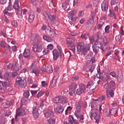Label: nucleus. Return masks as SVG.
<instances>
[{"label":"nucleus","mask_w":124,"mask_h":124,"mask_svg":"<svg viewBox=\"0 0 124 124\" xmlns=\"http://www.w3.org/2000/svg\"><path fill=\"white\" fill-rule=\"evenodd\" d=\"M78 87L77 84L72 83L70 84L69 86V91L73 92L74 94H78V95H81L82 93H86V86L84 84H80L79 85V87L76 90Z\"/></svg>","instance_id":"obj_1"},{"label":"nucleus","mask_w":124,"mask_h":124,"mask_svg":"<svg viewBox=\"0 0 124 124\" xmlns=\"http://www.w3.org/2000/svg\"><path fill=\"white\" fill-rule=\"evenodd\" d=\"M15 85L16 86H18V85L21 88L25 89L27 87V81H26L25 78L17 77L16 78Z\"/></svg>","instance_id":"obj_2"},{"label":"nucleus","mask_w":124,"mask_h":124,"mask_svg":"<svg viewBox=\"0 0 124 124\" xmlns=\"http://www.w3.org/2000/svg\"><path fill=\"white\" fill-rule=\"evenodd\" d=\"M77 50L78 52L82 53L83 56H86V54L87 53V50L85 48V44L83 42H80L78 44Z\"/></svg>","instance_id":"obj_3"},{"label":"nucleus","mask_w":124,"mask_h":124,"mask_svg":"<svg viewBox=\"0 0 124 124\" xmlns=\"http://www.w3.org/2000/svg\"><path fill=\"white\" fill-rule=\"evenodd\" d=\"M101 35H100V33H97V39L94 42V45L95 46H97L98 47H100V49L102 50V51H105L104 48L102 47V43H101Z\"/></svg>","instance_id":"obj_4"},{"label":"nucleus","mask_w":124,"mask_h":124,"mask_svg":"<svg viewBox=\"0 0 124 124\" xmlns=\"http://www.w3.org/2000/svg\"><path fill=\"white\" fill-rule=\"evenodd\" d=\"M42 45L41 44H35L32 47V51L34 53H41L42 51Z\"/></svg>","instance_id":"obj_5"},{"label":"nucleus","mask_w":124,"mask_h":124,"mask_svg":"<svg viewBox=\"0 0 124 124\" xmlns=\"http://www.w3.org/2000/svg\"><path fill=\"white\" fill-rule=\"evenodd\" d=\"M28 113V109L26 108H19L17 109L16 112V116H25Z\"/></svg>","instance_id":"obj_6"},{"label":"nucleus","mask_w":124,"mask_h":124,"mask_svg":"<svg viewBox=\"0 0 124 124\" xmlns=\"http://www.w3.org/2000/svg\"><path fill=\"white\" fill-rule=\"evenodd\" d=\"M23 56L27 60H32L33 56L31 54V51L29 49H25L23 52Z\"/></svg>","instance_id":"obj_7"},{"label":"nucleus","mask_w":124,"mask_h":124,"mask_svg":"<svg viewBox=\"0 0 124 124\" xmlns=\"http://www.w3.org/2000/svg\"><path fill=\"white\" fill-rule=\"evenodd\" d=\"M43 112L45 115V117L46 118V119H48V118H52V117H54V112H53V111L50 109H44Z\"/></svg>","instance_id":"obj_8"},{"label":"nucleus","mask_w":124,"mask_h":124,"mask_svg":"<svg viewBox=\"0 0 124 124\" xmlns=\"http://www.w3.org/2000/svg\"><path fill=\"white\" fill-rule=\"evenodd\" d=\"M97 112L98 110L97 109H92L90 111V116L92 120H96L97 121Z\"/></svg>","instance_id":"obj_9"},{"label":"nucleus","mask_w":124,"mask_h":124,"mask_svg":"<svg viewBox=\"0 0 124 124\" xmlns=\"http://www.w3.org/2000/svg\"><path fill=\"white\" fill-rule=\"evenodd\" d=\"M58 78H59V73H55L53 78H52V80L50 83L52 88H55V87H56V85H57V81H58Z\"/></svg>","instance_id":"obj_10"},{"label":"nucleus","mask_w":124,"mask_h":124,"mask_svg":"<svg viewBox=\"0 0 124 124\" xmlns=\"http://www.w3.org/2000/svg\"><path fill=\"white\" fill-rule=\"evenodd\" d=\"M32 114L35 119H36L39 117V113H38V106H34L32 108Z\"/></svg>","instance_id":"obj_11"},{"label":"nucleus","mask_w":124,"mask_h":124,"mask_svg":"<svg viewBox=\"0 0 124 124\" xmlns=\"http://www.w3.org/2000/svg\"><path fill=\"white\" fill-rule=\"evenodd\" d=\"M114 86H115V81L111 80L109 83H106L104 85V87L105 88V89H106L107 91H108L109 89H111V88H113Z\"/></svg>","instance_id":"obj_12"},{"label":"nucleus","mask_w":124,"mask_h":124,"mask_svg":"<svg viewBox=\"0 0 124 124\" xmlns=\"http://www.w3.org/2000/svg\"><path fill=\"white\" fill-rule=\"evenodd\" d=\"M53 48H54V46H53L52 44L48 45L47 46V49H45L43 51L44 55H46V54H47V53L49 52V51L53 50Z\"/></svg>","instance_id":"obj_13"},{"label":"nucleus","mask_w":124,"mask_h":124,"mask_svg":"<svg viewBox=\"0 0 124 124\" xmlns=\"http://www.w3.org/2000/svg\"><path fill=\"white\" fill-rule=\"evenodd\" d=\"M61 96H58L55 97L53 99V102L57 104V105H61L62 104V99Z\"/></svg>","instance_id":"obj_14"},{"label":"nucleus","mask_w":124,"mask_h":124,"mask_svg":"<svg viewBox=\"0 0 124 124\" xmlns=\"http://www.w3.org/2000/svg\"><path fill=\"white\" fill-rule=\"evenodd\" d=\"M46 33L48 36H52V35H54L56 33L54 29L51 28L46 31Z\"/></svg>","instance_id":"obj_15"},{"label":"nucleus","mask_w":124,"mask_h":124,"mask_svg":"<svg viewBox=\"0 0 124 124\" xmlns=\"http://www.w3.org/2000/svg\"><path fill=\"white\" fill-rule=\"evenodd\" d=\"M102 11L105 12L108 10V2L105 1L101 4Z\"/></svg>","instance_id":"obj_16"},{"label":"nucleus","mask_w":124,"mask_h":124,"mask_svg":"<svg viewBox=\"0 0 124 124\" xmlns=\"http://www.w3.org/2000/svg\"><path fill=\"white\" fill-rule=\"evenodd\" d=\"M52 54L53 55V60L54 61H57L58 60V58H59V52L58 50L55 49L52 51Z\"/></svg>","instance_id":"obj_17"},{"label":"nucleus","mask_w":124,"mask_h":124,"mask_svg":"<svg viewBox=\"0 0 124 124\" xmlns=\"http://www.w3.org/2000/svg\"><path fill=\"white\" fill-rule=\"evenodd\" d=\"M13 8L16 11H19L20 7L19 6V0H16L14 3Z\"/></svg>","instance_id":"obj_18"},{"label":"nucleus","mask_w":124,"mask_h":124,"mask_svg":"<svg viewBox=\"0 0 124 124\" xmlns=\"http://www.w3.org/2000/svg\"><path fill=\"white\" fill-rule=\"evenodd\" d=\"M31 73H33L36 76H39V70L36 69V68H30Z\"/></svg>","instance_id":"obj_19"},{"label":"nucleus","mask_w":124,"mask_h":124,"mask_svg":"<svg viewBox=\"0 0 124 124\" xmlns=\"http://www.w3.org/2000/svg\"><path fill=\"white\" fill-rule=\"evenodd\" d=\"M75 115L78 119H79V122H80V123H83L84 115L79 114L78 112H75Z\"/></svg>","instance_id":"obj_20"},{"label":"nucleus","mask_w":124,"mask_h":124,"mask_svg":"<svg viewBox=\"0 0 124 124\" xmlns=\"http://www.w3.org/2000/svg\"><path fill=\"white\" fill-rule=\"evenodd\" d=\"M68 103V99L67 97L63 96H61V104L64 105Z\"/></svg>","instance_id":"obj_21"},{"label":"nucleus","mask_w":124,"mask_h":124,"mask_svg":"<svg viewBox=\"0 0 124 124\" xmlns=\"http://www.w3.org/2000/svg\"><path fill=\"white\" fill-rule=\"evenodd\" d=\"M76 109L77 110L76 111L75 113H80L81 109H82V107L81 106V105L80 104V102H78V103L76 104Z\"/></svg>","instance_id":"obj_22"},{"label":"nucleus","mask_w":124,"mask_h":124,"mask_svg":"<svg viewBox=\"0 0 124 124\" xmlns=\"http://www.w3.org/2000/svg\"><path fill=\"white\" fill-rule=\"evenodd\" d=\"M55 112L57 113H62L63 112V108L62 107H57L56 108H54Z\"/></svg>","instance_id":"obj_23"},{"label":"nucleus","mask_w":124,"mask_h":124,"mask_svg":"<svg viewBox=\"0 0 124 124\" xmlns=\"http://www.w3.org/2000/svg\"><path fill=\"white\" fill-rule=\"evenodd\" d=\"M105 98H106V97H105V95H102V96L99 97L97 99H93V101H94V102L100 101V102H101V101H103V100H104V99H105Z\"/></svg>","instance_id":"obj_24"},{"label":"nucleus","mask_w":124,"mask_h":124,"mask_svg":"<svg viewBox=\"0 0 124 124\" xmlns=\"http://www.w3.org/2000/svg\"><path fill=\"white\" fill-rule=\"evenodd\" d=\"M109 17H111L112 18H114V19H116V16L114 11L112 10L111 9L109 10V14H108Z\"/></svg>","instance_id":"obj_25"},{"label":"nucleus","mask_w":124,"mask_h":124,"mask_svg":"<svg viewBox=\"0 0 124 124\" xmlns=\"http://www.w3.org/2000/svg\"><path fill=\"white\" fill-rule=\"evenodd\" d=\"M92 48L93 49V51L94 53L95 54H97L98 53V51H99V48L100 49V47L99 46H93Z\"/></svg>","instance_id":"obj_26"},{"label":"nucleus","mask_w":124,"mask_h":124,"mask_svg":"<svg viewBox=\"0 0 124 124\" xmlns=\"http://www.w3.org/2000/svg\"><path fill=\"white\" fill-rule=\"evenodd\" d=\"M56 122V120L54 118H49L47 120L46 124H55Z\"/></svg>","instance_id":"obj_27"},{"label":"nucleus","mask_w":124,"mask_h":124,"mask_svg":"<svg viewBox=\"0 0 124 124\" xmlns=\"http://www.w3.org/2000/svg\"><path fill=\"white\" fill-rule=\"evenodd\" d=\"M118 108H112L110 110V114L111 115H116L117 113L118 112Z\"/></svg>","instance_id":"obj_28"},{"label":"nucleus","mask_w":124,"mask_h":124,"mask_svg":"<svg viewBox=\"0 0 124 124\" xmlns=\"http://www.w3.org/2000/svg\"><path fill=\"white\" fill-rule=\"evenodd\" d=\"M97 79H100L101 80H102V81H103L104 82H106L109 80L105 76L104 77L102 76H99L98 78H97Z\"/></svg>","instance_id":"obj_29"},{"label":"nucleus","mask_w":124,"mask_h":124,"mask_svg":"<svg viewBox=\"0 0 124 124\" xmlns=\"http://www.w3.org/2000/svg\"><path fill=\"white\" fill-rule=\"evenodd\" d=\"M124 80V75L123 74H119L118 75V81L119 82H122Z\"/></svg>","instance_id":"obj_30"},{"label":"nucleus","mask_w":124,"mask_h":124,"mask_svg":"<svg viewBox=\"0 0 124 124\" xmlns=\"http://www.w3.org/2000/svg\"><path fill=\"white\" fill-rule=\"evenodd\" d=\"M30 96V91L29 90H25L23 93V97L27 98Z\"/></svg>","instance_id":"obj_31"},{"label":"nucleus","mask_w":124,"mask_h":124,"mask_svg":"<svg viewBox=\"0 0 124 124\" xmlns=\"http://www.w3.org/2000/svg\"><path fill=\"white\" fill-rule=\"evenodd\" d=\"M89 33H84V34H82L81 35V38L82 39H84V40H87L88 39V38L89 37Z\"/></svg>","instance_id":"obj_32"},{"label":"nucleus","mask_w":124,"mask_h":124,"mask_svg":"<svg viewBox=\"0 0 124 124\" xmlns=\"http://www.w3.org/2000/svg\"><path fill=\"white\" fill-rule=\"evenodd\" d=\"M30 3L34 5V6H36V5H38L39 2L37 0H31L30 1Z\"/></svg>","instance_id":"obj_33"},{"label":"nucleus","mask_w":124,"mask_h":124,"mask_svg":"<svg viewBox=\"0 0 124 124\" xmlns=\"http://www.w3.org/2000/svg\"><path fill=\"white\" fill-rule=\"evenodd\" d=\"M50 15L51 14H50V13H47L46 12H45L44 13V16L46 22H48V19H47V18H48L49 19Z\"/></svg>","instance_id":"obj_34"},{"label":"nucleus","mask_w":124,"mask_h":124,"mask_svg":"<svg viewBox=\"0 0 124 124\" xmlns=\"http://www.w3.org/2000/svg\"><path fill=\"white\" fill-rule=\"evenodd\" d=\"M19 70L20 66H19L18 62H16L15 63V66H14V70H15V71H19Z\"/></svg>","instance_id":"obj_35"},{"label":"nucleus","mask_w":124,"mask_h":124,"mask_svg":"<svg viewBox=\"0 0 124 124\" xmlns=\"http://www.w3.org/2000/svg\"><path fill=\"white\" fill-rule=\"evenodd\" d=\"M77 13V11L74 10L71 13L68 14V16L70 17H73L74 16H75V15H76Z\"/></svg>","instance_id":"obj_36"},{"label":"nucleus","mask_w":124,"mask_h":124,"mask_svg":"<svg viewBox=\"0 0 124 124\" xmlns=\"http://www.w3.org/2000/svg\"><path fill=\"white\" fill-rule=\"evenodd\" d=\"M5 66L7 68V69H10L11 68L13 70H14V66H13V64L9 63L8 65H6L5 64Z\"/></svg>","instance_id":"obj_37"},{"label":"nucleus","mask_w":124,"mask_h":124,"mask_svg":"<svg viewBox=\"0 0 124 124\" xmlns=\"http://www.w3.org/2000/svg\"><path fill=\"white\" fill-rule=\"evenodd\" d=\"M34 15L33 14H30L29 16V21L31 23L33 20H34Z\"/></svg>","instance_id":"obj_38"},{"label":"nucleus","mask_w":124,"mask_h":124,"mask_svg":"<svg viewBox=\"0 0 124 124\" xmlns=\"http://www.w3.org/2000/svg\"><path fill=\"white\" fill-rule=\"evenodd\" d=\"M43 39L47 41V42H52V38L47 37L46 35H44L43 36Z\"/></svg>","instance_id":"obj_39"},{"label":"nucleus","mask_w":124,"mask_h":124,"mask_svg":"<svg viewBox=\"0 0 124 124\" xmlns=\"http://www.w3.org/2000/svg\"><path fill=\"white\" fill-rule=\"evenodd\" d=\"M48 19L49 20H50V21H52L53 22H54V21H56V19H57V16L55 15L53 16H51V15H50Z\"/></svg>","instance_id":"obj_40"},{"label":"nucleus","mask_w":124,"mask_h":124,"mask_svg":"<svg viewBox=\"0 0 124 124\" xmlns=\"http://www.w3.org/2000/svg\"><path fill=\"white\" fill-rule=\"evenodd\" d=\"M0 46L2 48H5L6 47V43L3 40L0 41Z\"/></svg>","instance_id":"obj_41"},{"label":"nucleus","mask_w":124,"mask_h":124,"mask_svg":"<svg viewBox=\"0 0 124 124\" xmlns=\"http://www.w3.org/2000/svg\"><path fill=\"white\" fill-rule=\"evenodd\" d=\"M102 40L104 45H108V43H109L108 42V39L106 36H105L104 38H103Z\"/></svg>","instance_id":"obj_42"},{"label":"nucleus","mask_w":124,"mask_h":124,"mask_svg":"<svg viewBox=\"0 0 124 124\" xmlns=\"http://www.w3.org/2000/svg\"><path fill=\"white\" fill-rule=\"evenodd\" d=\"M119 3V0H111L110 1L111 5H116Z\"/></svg>","instance_id":"obj_43"},{"label":"nucleus","mask_w":124,"mask_h":124,"mask_svg":"<svg viewBox=\"0 0 124 124\" xmlns=\"http://www.w3.org/2000/svg\"><path fill=\"white\" fill-rule=\"evenodd\" d=\"M69 122L71 124H73L74 123V118H73V116L70 115L69 117Z\"/></svg>","instance_id":"obj_44"},{"label":"nucleus","mask_w":124,"mask_h":124,"mask_svg":"<svg viewBox=\"0 0 124 124\" xmlns=\"http://www.w3.org/2000/svg\"><path fill=\"white\" fill-rule=\"evenodd\" d=\"M10 74L8 73H6L4 74V78H5V79L6 80H9V79H10Z\"/></svg>","instance_id":"obj_45"},{"label":"nucleus","mask_w":124,"mask_h":124,"mask_svg":"<svg viewBox=\"0 0 124 124\" xmlns=\"http://www.w3.org/2000/svg\"><path fill=\"white\" fill-rule=\"evenodd\" d=\"M98 3H99V1H98V0H94L93 1L94 7H97V6H98Z\"/></svg>","instance_id":"obj_46"},{"label":"nucleus","mask_w":124,"mask_h":124,"mask_svg":"<svg viewBox=\"0 0 124 124\" xmlns=\"http://www.w3.org/2000/svg\"><path fill=\"white\" fill-rule=\"evenodd\" d=\"M11 0H9V5L8 6V8L7 9L8 11H10L12 9V4Z\"/></svg>","instance_id":"obj_47"},{"label":"nucleus","mask_w":124,"mask_h":124,"mask_svg":"<svg viewBox=\"0 0 124 124\" xmlns=\"http://www.w3.org/2000/svg\"><path fill=\"white\" fill-rule=\"evenodd\" d=\"M110 26L108 25L105 28V31L106 33H109L110 32Z\"/></svg>","instance_id":"obj_48"},{"label":"nucleus","mask_w":124,"mask_h":124,"mask_svg":"<svg viewBox=\"0 0 124 124\" xmlns=\"http://www.w3.org/2000/svg\"><path fill=\"white\" fill-rule=\"evenodd\" d=\"M2 108H8L9 107V105L7 103V102L6 103H3L1 105Z\"/></svg>","instance_id":"obj_49"},{"label":"nucleus","mask_w":124,"mask_h":124,"mask_svg":"<svg viewBox=\"0 0 124 124\" xmlns=\"http://www.w3.org/2000/svg\"><path fill=\"white\" fill-rule=\"evenodd\" d=\"M6 88L4 86H2V87H0V93H5V89Z\"/></svg>","instance_id":"obj_50"},{"label":"nucleus","mask_w":124,"mask_h":124,"mask_svg":"<svg viewBox=\"0 0 124 124\" xmlns=\"http://www.w3.org/2000/svg\"><path fill=\"white\" fill-rule=\"evenodd\" d=\"M16 93V91L14 89H11L9 91V94L11 95H13L14 94H15Z\"/></svg>","instance_id":"obj_51"},{"label":"nucleus","mask_w":124,"mask_h":124,"mask_svg":"<svg viewBox=\"0 0 124 124\" xmlns=\"http://www.w3.org/2000/svg\"><path fill=\"white\" fill-rule=\"evenodd\" d=\"M92 86H93V81L90 80L88 82L87 84V88H91Z\"/></svg>","instance_id":"obj_52"},{"label":"nucleus","mask_w":124,"mask_h":124,"mask_svg":"<svg viewBox=\"0 0 124 124\" xmlns=\"http://www.w3.org/2000/svg\"><path fill=\"white\" fill-rule=\"evenodd\" d=\"M66 44L68 45H71L72 44V39L67 38L66 40Z\"/></svg>","instance_id":"obj_53"},{"label":"nucleus","mask_w":124,"mask_h":124,"mask_svg":"<svg viewBox=\"0 0 124 124\" xmlns=\"http://www.w3.org/2000/svg\"><path fill=\"white\" fill-rule=\"evenodd\" d=\"M44 93H45V92H44V91H40L37 95V98H39V97H40V96H42V95H43Z\"/></svg>","instance_id":"obj_54"},{"label":"nucleus","mask_w":124,"mask_h":124,"mask_svg":"<svg viewBox=\"0 0 124 124\" xmlns=\"http://www.w3.org/2000/svg\"><path fill=\"white\" fill-rule=\"evenodd\" d=\"M105 114L107 117H110V114H111L110 109H107L105 111Z\"/></svg>","instance_id":"obj_55"},{"label":"nucleus","mask_w":124,"mask_h":124,"mask_svg":"<svg viewBox=\"0 0 124 124\" xmlns=\"http://www.w3.org/2000/svg\"><path fill=\"white\" fill-rule=\"evenodd\" d=\"M85 49L86 51H90V49L91 48V46H90V44H87L85 46H84Z\"/></svg>","instance_id":"obj_56"},{"label":"nucleus","mask_w":124,"mask_h":124,"mask_svg":"<svg viewBox=\"0 0 124 124\" xmlns=\"http://www.w3.org/2000/svg\"><path fill=\"white\" fill-rule=\"evenodd\" d=\"M12 26L15 27V28H16V27L18 26V22H17V21L15 20L12 22Z\"/></svg>","instance_id":"obj_57"},{"label":"nucleus","mask_w":124,"mask_h":124,"mask_svg":"<svg viewBox=\"0 0 124 124\" xmlns=\"http://www.w3.org/2000/svg\"><path fill=\"white\" fill-rule=\"evenodd\" d=\"M46 71L48 72V73H52V72H53V69H52L51 67H47V68H46Z\"/></svg>","instance_id":"obj_58"},{"label":"nucleus","mask_w":124,"mask_h":124,"mask_svg":"<svg viewBox=\"0 0 124 124\" xmlns=\"http://www.w3.org/2000/svg\"><path fill=\"white\" fill-rule=\"evenodd\" d=\"M110 75L113 77L114 78H117V74H116V72H111L109 73Z\"/></svg>","instance_id":"obj_59"},{"label":"nucleus","mask_w":124,"mask_h":124,"mask_svg":"<svg viewBox=\"0 0 124 124\" xmlns=\"http://www.w3.org/2000/svg\"><path fill=\"white\" fill-rule=\"evenodd\" d=\"M108 94L110 95L111 97H113V96H114V91L113 90H109V91L108 92Z\"/></svg>","instance_id":"obj_60"},{"label":"nucleus","mask_w":124,"mask_h":124,"mask_svg":"<svg viewBox=\"0 0 124 124\" xmlns=\"http://www.w3.org/2000/svg\"><path fill=\"white\" fill-rule=\"evenodd\" d=\"M35 63H36L35 61H33L31 66V68H36V66L35 65Z\"/></svg>","instance_id":"obj_61"},{"label":"nucleus","mask_w":124,"mask_h":124,"mask_svg":"<svg viewBox=\"0 0 124 124\" xmlns=\"http://www.w3.org/2000/svg\"><path fill=\"white\" fill-rule=\"evenodd\" d=\"M87 24L88 25H93V19L89 18V20H88Z\"/></svg>","instance_id":"obj_62"},{"label":"nucleus","mask_w":124,"mask_h":124,"mask_svg":"<svg viewBox=\"0 0 124 124\" xmlns=\"http://www.w3.org/2000/svg\"><path fill=\"white\" fill-rule=\"evenodd\" d=\"M27 122V119L25 118H22L21 120L20 121V123H21V124H26V122Z\"/></svg>","instance_id":"obj_63"},{"label":"nucleus","mask_w":124,"mask_h":124,"mask_svg":"<svg viewBox=\"0 0 124 124\" xmlns=\"http://www.w3.org/2000/svg\"><path fill=\"white\" fill-rule=\"evenodd\" d=\"M3 86L5 87V88L6 87H9V83L7 81H5L3 83Z\"/></svg>","instance_id":"obj_64"}]
</instances>
